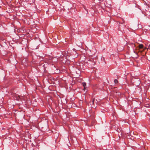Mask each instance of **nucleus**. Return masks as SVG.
<instances>
[{
    "instance_id": "obj_1",
    "label": "nucleus",
    "mask_w": 150,
    "mask_h": 150,
    "mask_svg": "<svg viewBox=\"0 0 150 150\" xmlns=\"http://www.w3.org/2000/svg\"><path fill=\"white\" fill-rule=\"evenodd\" d=\"M144 9L147 12H149L150 13V8L146 5L144 7Z\"/></svg>"
},
{
    "instance_id": "obj_2",
    "label": "nucleus",
    "mask_w": 150,
    "mask_h": 150,
    "mask_svg": "<svg viewBox=\"0 0 150 150\" xmlns=\"http://www.w3.org/2000/svg\"><path fill=\"white\" fill-rule=\"evenodd\" d=\"M14 97L16 98L17 100H19L21 98L20 96L17 94H16L14 96Z\"/></svg>"
},
{
    "instance_id": "obj_3",
    "label": "nucleus",
    "mask_w": 150,
    "mask_h": 150,
    "mask_svg": "<svg viewBox=\"0 0 150 150\" xmlns=\"http://www.w3.org/2000/svg\"><path fill=\"white\" fill-rule=\"evenodd\" d=\"M144 45L142 44H139V49H142L143 48Z\"/></svg>"
},
{
    "instance_id": "obj_4",
    "label": "nucleus",
    "mask_w": 150,
    "mask_h": 150,
    "mask_svg": "<svg viewBox=\"0 0 150 150\" xmlns=\"http://www.w3.org/2000/svg\"><path fill=\"white\" fill-rule=\"evenodd\" d=\"M82 85L84 87V89H83L84 90L85 89V87L86 86V83L85 82H83L82 83Z\"/></svg>"
},
{
    "instance_id": "obj_5",
    "label": "nucleus",
    "mask_w": 150,
    "mask_h": 150,
    "mask_svg": "<svg viewBox=\"0 0 150 150\" xmlns=\"http://www.w3.org/2000/svg\"><path fill=\"white\" fill-rule=\"evenodd\" d=\"M114 82L115 84L117 83H118V81L116 79H115L114 80Z\"/></svg>"
},
{
    "instance_id": "obj_6",
    "label": "nucleus",
    "mask_w": 150,
    "mask_h": 150,
    "mask_svg": "<svg viewBox=\"0 0 150 150\" xmlns=\"http://www.w3.org/2000/svg\"><path fill=\"white\" fill-rule=\"evenodd\" d=\"M131 44L132 46V47L134 48V47H135V45L134 43H132Z\"/></svg>"
},
{
    "instance_id": "obj_7",
    "label": "nucleus",
    "mask_w": 150,
    "mask_h": 150,
    "mask_svg": "<svg viewBox=\"0 0 150 150\" xmlns=\"http://www.w3.org/2000/svg\"><path fill=\"white\" fill-rule=\"evenodd\" d=\"M124 22H125V21L124 20H122V22H119V24H123V23H124Z\"/></svg>"
},
{
    "instance_id": "obj_8",
    "label": "nucleus",
    "mask_w": 150,
    "mask_h": 150,
    "mask_svg": "<svg viewBox=\"0 0 150 150\" xmlns=\"http://www.w3.org/2000/svg\"><path fill=\"white\" fill-rule=\"evenodd\" d=\"M95 99H93L92 101V104H94V101Z\"/></svg>"
},
{
    "instance_id": "obj_9",
    "label": "nucleus",
    "mask_w": 150,
    "mask_h": 150,
    "mask_svg": "<svg viewBox=\"0 0 150 150\" xmlns=\"http://www.w3.org/2000/svg\"><path fill=\"white\" fill-rule=\"evenodd\" d=\"M149 48H150V44L149 45Z\"/></svg>"
},
{
    "instance_id": "obj_10",
    "label": "nucleus",
    "mask_w": 150,
    "mask_h": 150,
    "mask_svg": "<svg viewBox=\"0 0 150 150\" xmlns=\"http://www.w3.org/2000/svg\"><path fill=\"white\" fill-rule=\"evenodd\" d=\"M84 8L86 11V8H85V6H84Z\"/></svg>"
},
{
    "instance_id": "obj_11",
    "label": "nucleus",
    "mask_w": 150,
    "mask_h": 150,
    "mask_svg": "<svg viewBox=\"0 0 150 150\" xmlns=\"http://www.w3.org/2000/svg\"><path fill=\"white\" fill-rule=\"evenodd\" d=\"M138 81H139L138 84H139L140 83L139 80H138Z\"/></svg>"
},
{
    "instance_id": "obj_12",
    "label": "nucleus",
    "mask_w": 150,
    "mask_h": 150,
    "mask_svg": "<svg viewBox=\"0 0 150 150\" xmlns=\"http://www.w3.org/2000/svg\"><path fill=\"white\" fill-rule=\"evenodd\" d=\"M123 50V48H122V50H120V51H121V50Z\"/></svg>"
},
{
    "instance_id": "obj_13",
    "label": "nucleus",
    "mask_w": 150,
    "mask_h": 150,
    "mask_svg": "<svg viewBox=\"0 0 150 150\" xmlns=\"http://www.w3.org/2000/svg\"><path fill=\"white\" fill-rule=\"evenodd\" d=\"M87 13H88V11H87Z\"/></svg>"
},
{
    "instance_id": "obj_14",
    "label": "nucleus",
    "mask_w": 150,
    "mask_h": 150,
    "mask_svg": "<svg viewBox=\"0 0 150 150\" xmlns=\"http://www.w3.org/2000/svg\"><path fill=\"white\" fill-rule=\"evenodd\" d=\"M119 137L120 138V136H119Z\"/></svg>"
}]
</instances>
